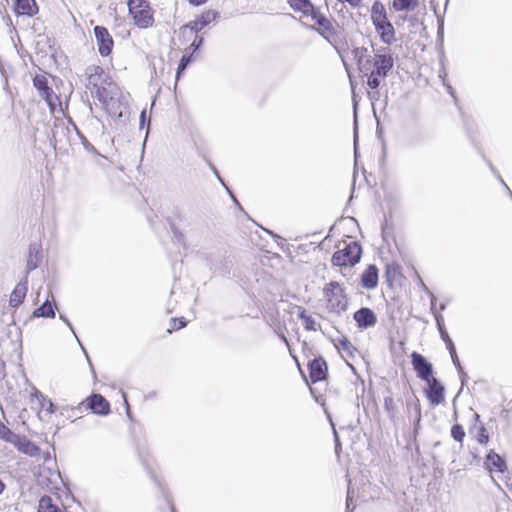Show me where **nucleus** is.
I'll return each instance as SVG.
<instances>
[{"label": "nucleus", "instance_id": "680f3d73", "mask_svg": "<svg viewBox=\"0 0 512 512\" xmlns=\"http://www.w3.org/2000/svg\"><path fill=\"white\" fill-rule=\"evenodd\" d=\"M375 119H376V121H377L376 136H377V137H378V139H380V140L382 141V143H383V157H384V156H385V149H386V147H385V142H384V141H383V139H382V132H383V131H382V127L380 126L379 118L377 117V118H375Z\"/></svg>", "mask_w": 512, "mask_h": 512}, {"label": "nucleus", "instance_id": "f704fd0d", "mask_svg": "<svg viewBox=\"0 0 512 512\" xmlns=\"http://www.w3.org/2000/svg\"><path fill=\"white\" fill-rule=\"evenodd\" d=\"M384 410L388 415V418L391 421H395L397 419V415L399 413L398 407L395 404V401L391 395L384 397Z\"/></svg>", "mask_w": 512, "mask_h": 512}, {"label": "nucleus", "instance_id": "4468645a", "mask_svg": "<svg viewBox=\"0 0 512 512\" xmlns=\"http://www.w3.org/2000/svg\"><path fill=\"white\" fill-rule=\"evenodd\" d=\"M33 86L38 91L41 98L47 103L52 110L55 106V100H58L52 87L49 85L48 79L42 75H36L33 78Z\"/></svg>", "mask_w": 512, "mask_h": 512}, {"label": "nucleus", "instance_id": "4d7b16f0", "mask_svg": "<svg viewBox=\"0 0 512 512\" xmlns=\"http://www.w3.org/2000/svg\"><path fill=\"white\" fill-rule=\"evenodd\" d=\"M193 46L196 48V50L200 53L201 48L204 45V37L199 34H195L194 40L192 41Z\"/></svg>", "mask_w": 512, "mask_h": 512}, {"label": "nucleus", "instance_id": "dca6fc26", "mask_svg": "<svg viewBox=\"0 0 512 512\" xmlns=\"http://www.w3.org/2000/svg\"><path fill=\"white\" fill-rule=\"evenodd\" d=\"M190 218L186 215L178 214L175 220L169 221L170 230L173 240L181 245L184 249L188 248L186 236L182 230L183 227L190 226Z\"/></svg>", "mask_w": 512, "mask_h": 512}, {"label": "nucleus", "instance_id": "13d9d810", "mask_svg": "<svg viewBox=\"0 0 512 512\" xmlns=\"http://www.w3.org/2000/svg\"><path fill=\"white\" fill-rule=\"evenodd\" d=\"M458 375H459V379L461 381V388L460 390L458 391V395L463 391V387L467 384V381L469 379V376L468 374L465 372L464 369H461L460 371H458Z\"/></svg>", "mask_w": 512, "mask_h": 512}, {"label": "nucleus", "instance_id": "5fc2aeb1", "mask_svg": "<svg viewBox=\"0 0 512 512\" xmlns=\"http://www.w3.org/2000/svg\"><path fill=\"white\" fill-rule=\"evenodd\" d=\"M86 75L88 77L87 87L88 88L91 87V90H94L95 88H97L99 86V83L102 84V79L103 78H98L97 76H94L92 74H86Z\"/></svg>", "mask_w": 512, "mask_h": 512}, {"label": "nucleus", "instance_id": "c03bdc74", "mask_svg": "<svg viewBox=\"0 0 512 512\" xmlns=\"http://www.w3.org/2000/svg\"><path fill=\"white\" fill-rule=\"evenodd\" d=\"M40 407L48 414H53L57 411H59V407L56 406V404L49 398H43L42 401H40Z\"/></svg>", "mask_w": 512, "mask_h": 512}, {"label": "nucleus", "instance_id": "58836bf2", "mask_svg": "<svg viewBox=\"0 0 512 512\" xmlns=\"http://www.w3.org/2000/svg\"><path fill=\"white\" fill-rule=\"evenodd\" d=\"M102 84L105 86L109 96H113V98L118 97L120 94L119 87L109 76H105V78L102 79Z\"/></svg>", "mask_w": 512, "mask_h": 512}, {"label": "nucleus", "instance_id": "864d4df0", "mask_svg": "<svg viewBox=\"0 0 512 512\" xmlns=\"http://www.w3.org/2000/svg\"><path fill=\"white\" fill-rule=\"evenodd\" d=\"M325 415H326V417H327V419H328V421H329V423H330V425H331V427L333 429L334 443L337 444V446H340V443H341L340 442V437H339V434H338V432H337V430L335 428V424H334V422L332 420V416H331L330 412L328 411V409H325Z\"/></svg>", "mask_w": 512, "mask_h": 512}, {"label": "nucleus", "instance_id": "0eeeda50", "mask_svg": "<svg viewBox=\"0 0 512 512\" xmlns=\"http://www.w3.org/2000/svg\"><path fill=\"white\" fill-rule=\"evenodd\" d=\"M74 409H77L78 413L90 411L91 413L98 416H107L111 413L110 402L100 393H91Z\"/></svg>", "mask_w": 512, "mask_h": 512}, {"label": "nucleus", "instance_id": "473e14b6", "mask_svg": "<svg viewBox=\"0 0 512 512\" xmlns=\"http://www.w3.org/2000/svg\"><path fill=\"white\" fill-rule=\"evenodd\" d=\"M37 512H62V511L56 504H54L51 496L44 495L39 500Z\"/></svg>", "mask_w": 512, "mask_h": 512}, {"label": "nucleus", "instance_id": "a211bd4d", "mask_svg": "<svg viewBox=\"0 0 512 512\" xmlns=\"http://www.w3.org/2000/svg\"><path fill=\"white\" fill-rule=\"evenodd\" d=\"M484 468L492 473L493 471L504 473L507 471V463L503 456L491 449L485 457Z\"/></svg>", "mask_w": 512, "mask_h": 512}, {"label": "nucleus", "instance_id": "f8f14e48", "mask_svg": "<svg viewBox=\"0 0 512 512\" xmlns=\"http://www.w3.org/2000/svg\"><path fill=\"white\" fill-rule=\"evenodd\" d=\"M338 24L336 21L327 20L326 23L322 24L318 28L310 26L311 29L315 30L323 39H325L335 50L340 54L338 45L341 42V37L337 30Z\"/></svg>", "mask_w": 512, "mask_h": 512}, {"label": "nucleus", "instance_id": "6e6d98bb", "mask_svg": "<svg viewBox=\"0 0 512 512\" xmlns=\"http://www.w3.org/2000/svg\"><path fill=\"white\" fill-rule=\"evenodd\" d=\"M449 354L457 372L460 371L461 369H464L463 366L461 365L456 349L450 351Z\"/></svg>", "mask_w": 512, "mask_h": 512}, {"label": "nucleus", "instance_id": "2f4dec72", "mask_svg": "<svg viewBox=\"0 0 512 512\" xmlns=\"http://www.w3.org/2000/svg\"><path fill=\"white\" fill-rule=\"evenodd\" d=\"M419 5V0H393L392 8L397 12H410L415 10Z\"/></svg>", "mask_w": 512, "mask_h": 512}, {"label": "nucleus", "instance_id": "bf43d9fd", "mask_svg": "<svg viewBox=\"0 0 512 512\" xmlns=\"http://www.w3.org/2000/svg\"><path fill=\"white\" fill-rule=\"evenodd\" d=\"M318 12H320V9L311 2V7H308L303 15L313 19Z\"/></svg>", "mask_w": 512, "mask_h": 512}, {"label": "nucleus", "instance_id": "bb28decb", "mask_svg": "<svg viewBox=\"0 0 512 512\" xmlns=\"http://www.w3.org/2000/svg\"><path fill=\"white\" fill-rule=\"evenodd\" d=\"M298 318L302 320L305 330L307 331H317L320 329V325L316 323L315 319L307 314V311L303 307H298Z\"/></svg>", "mask_w": 512, "mask_h": 512}, {"label": "nucleus", "instance_id": "6ab92c4d", "mask_svg": "<svg viewBox=\"0 0 512 512\" xmlns=\"http://www.w3.org/2000/svg\"><path fill=\"white\" fill-rule=\"evenodd\" d=\"M379 269L375 264H369L360 275V285L367 290H373L378 286Z\"/></svg>", "mask_w": 512, "mask_h": 512}, {"label": "nucleus", "instance_id": "ea45409f", "mask_svg": "<svg viewBox=\"0 0 512 512\" xmlns=\"http://www.w3.org/2000/svg\"><path fill=\"white\" fill-rule=\"evenodd\" d=\"M287 3L295 12L302 14L308 7H311V0H288Z\"/></svg>", "mask_w": 512, "mask_h": 512}, {"label": "nucleus", "instance_id": "3c124183", "mask_svg": "<svg viewBox=\"0 0 512 512\" xmlns=\"http://www.w3.org/2000/svg\"><path fill=\"white\" fill-rule=\"evenodd\" d=\"M439 335H440V338L445 343V346H446V349L448 350V352L456 349L455 344H454L453 340L451 339V337L449 336L447 330L440 331Z\"/></svg>", "mask_w": 512, "mask_h": 512}, {"label": "nucleus", "instance_id": "4be33fe9", "mask_svg": "<svg viewBox=\"0 0 512 512\" xmlns=\"http://www.w3.org/2000/svg\"><path fill=\"white\" fill-rule=\"evenodd\" d=\"M13 446L21 453L30 457H36L40 455V447L25 435L20 434Z\"/></svg>", "mask_w": 512, "mask_h": 512}, {"label": "nucleus", "instance_id": "ddd939ff", "mask_svg": "<svg viewBox=\"0 0 512 512\" xmlns=\"http://www.w3.org/2000/svg\"><path fill=\"white\" fill-rule=\"evenodd\" d=\"M307 369L312 384L324 381L328 377V364L322 356L309 360Z\"/></svg>", "mask_w": 512, "mask_h": 512}, {"label": "nucleus", "instance_id": "9b49d317", "mask_svg": "<svg viewBox=\"0 0 512 512\" xmlns=\"http://www.w3.org/2000/svg\"><path fill=\"white\" fill-rule=\"evenodd\" d=\"M104 109L107 114L118 123L125 124L129 120V106L121 101L119 97L108 101V103L104 106Z\"/></svg>", "mask_w": 512, "mask_h": 512}, {"label": "nucleus", "instance_id": "a878e982", "mask_svg": "<svg viewBox=\"0 0 512 512\" xmlns=\"http://www.w3.org/2000/svg\"><path fill=\"white\" fill-rule=\"evenodd\" d=\"M352 86V104H353V113H354V156L357 158L358 156V122H357V110L359 106V97L355 93L354 85L351 82Z\"/></svg>", "mask_w": 512, "mask_h": 512}, {"label": "nucleus", "instance_id": "69168bd1", "mask_svg": "<svg viewBox=\"0 0 512 512\" xmlns=\"http://www.w3.org/2000/svg\"><path fill=\"white\" fill-rule=\"evenodd\" d=\"M32 398H36L39 402L43 400V398H46L45 395H43L38 389L33 388V391L31 393Z\"/></svg>", "mask_w": 512, "mask_h": 512}, {"label": "nucleus", "instance_id": "8fccbe9b", "mask_svg": "<svg viewBox=\"0 0 512 512\" xmlns=\"http://www.w3.org/2000/svg\"><path fill=\"white\" fill-rule=\"evenodd\" d=\"M393 227L388 224L387 220L381 225V234L383 241L387 244L389 243V238H393L392 236Z\"/></svg>", "mask_w": 512, "mask_h": 512}, {"label": "nucleus", "instance_id": "39448f33", "mask_svg": "<svg viewBox=\"0 0 512 512\" xmlns=\"http://www.w3.org/2000/svg\"><path fill=\"white\" fill-rule=\"evenodd\" d=\"M200 257L206 262L209 270L213 274L220 276H228L232 270V258L225 253L217 252H200Z\"/></svg>", "mask_w": 512, "mask_h": 512}, {"label": "nucleus", "instance_id": "cd10ccee", "mask_svg": "<svg viewBox=\"0 0 512 512\" xmlns=\"http://www.w3.org/2000/svg\"><path fill=\"white\" fill-rule=\"evenodd\" d=\"M401 275V268L397 263H390L385 266V282L387 285L392 288L394 285V282L398 276Z\"/></svg>", "mask_w": 512, "mask_h": 512}, {"label": "nucleus", "instance_id": "4c0bfd02", "mask_svg": "<svg viewBox=\"0 0 512 512\" xmlns=\"http://www.w3.org/2000/svg\"><path fill=\"white\" fill-rule=\"evenodd\" d=\"M91 93L98 99V101L103 105V107L108 103V101H111L113 99V96H109V93L107 92L103 84L99 85L94 90H91Z\"/></svg>", "mask_w": 512, "mask_h": 512}, {"label": "nucleus", "instance_id": "e2e57ef3", "mask_svg": "<svg viewBox=\"0 0 512 512\" xmlns=\"http://www.w3.org/2000/svg\"><path fill=\"white\" fill-rule=\"evenodd\" d=\"M210 167L215 175V177L217 178V180L221 183V185L226 188L228 185L226 184L225 180L221 177L219 171L216 169V167L210 163Z\"/></svg>", "mask_w": 512, "mask_h": 512}, {"label": "nucleus", "instance_id": "423d86ee", "mask_svg": "<svg viewBox=\"0 0 512 512\" xmlns=\"http://www.w3.org/2000/svg\"><path fill=\"white\" fill-rule=\"evenodd\" d=\"M323 294L328 300L331 311L338 313L348 309V297L337 281H330L323 288Z\"/></svg>", "mask_w": 512, "mask_h": 512}, {"label": "nucleus", "instance_id": "37998d69", "mask_svg": "<svg viewBox=\"0 0 512 512\" xmlns=\"http://www.w3.org/2000/svg\"><path fill=\"white\" fill-rule=\"evenodd\" d=\"M490 439L488 430L485 425L480 423L477 427L476 440L480 445H486Z\"/></svg>", "mask_w": 512, "mask_h": 512}, {"label": "nucleus", "instance_id": "e433bc0d", "mask_svg": "<svg viewBox=\"0 0 512 512\" xmlns=\"http://www.w3.org/2000/svg\"><path fill=\"white\" fill-rule=\"evenodd\" d=\"M411 408L414 410V414H415V417L413 420L414 432L417 433L418 429L420 428V422H421V418H422L421 406H420L418 399H415V401L413 403H407V409L410 410Z\"/></svg>", "mask_w": 512, "mask_h": 512}, {"label": "nucleus", "instance_id": "f257e3e1", "mask_svg": "<svg viewBox=\"0 0 512 512\" xmlns=\"http://www.w3.org/2000/svg\"><path fill=\"white\" fill-rule=\"evenodd\" d=\"M394 67L393 55L388 48L378 50L374 55L365 60V64L359 69V73L366 78L369 89H378Z\"/></svg>", "mask_w": 512, "mask_h": 512}, {"label": "nucleus", "instance_id": "f3484780", "mask_svg": "<svg viewBox=\"0 0 512 512\" xmlns=\"http://www.w3.org/2000/svg\"><path fill=\"white\" fill-rule=\"evenodd\" d=\"M353 320L359 330L373 328L377 324V314L369 307H361L353 313Z\"/></svg>", "mask_w": 512, "mask_h": 512}, {"label": "nucleus", "instance_id": "c85d7f7f", "mask_svg": "<svg viewBox=\"0 0 512 512\" xmlns=\"http://www.w3.org/2000/svg\"><path fill=\"white\" fill-rule=\"evenodd\" d=\"M338 351H343L349 358H354L355 353L358 352L357 348L352 345L350 340L346 336H342L334 343Z\"/></svg>", "mask_w": 512, "mask_h": 512}, {"label": "nucleus", "instance_id": "393cba45", "mask_svg": "<svg viewBox=\"0 0 512 512\" xmlns=\"http://www.w3.org/2000/svg\"><path fill=\"white\" fill-rule=\"evenodd\" d=\"M53 297V295H51ZM57 309V304L52 298V300H49L47 298L39 307L34 309L32 312L31 317L32 318H51L53 319L55 317V311Z\"/></svg>", "mask_w": 512, "mask_h": 512}, {"label": "nucleus", "instance_id": "a19ab883", "mask_svg": "<svg viewBox=\"0 0 512 512\" xmlns=\"http://www.w3.org/2000/svg\"><path fill=\"white\" fill-rule=\"evenodd\" d=\"M170 327L167 329L168 333H172L173 331L180 330L188 324V321L185 317H173L169 321Z\"/></svg>", "mask_w": 512, "mask_h": 512}, {"label": "nucleus", "instance_id": "09e8293b", "mask_svg": "<svg viewBox=\"0 0 512 512\" xmlns=\"http://www.w3.org/2000/svg\"><path fill=\"white\" fill-rule=\"evenodd\" d=\"M76 406H68L64 405L59 407V414L62 417H65L66 419H71L77 412V409H74Z\"/></svg>", "mask_w": 512, "mask_h": 512}, {"label": "nucleus", "instance_id": "aec40b11", "mask_svg": "<svg viewBox=\"0 0 512 512\" xmlns=\"http://www.w3.org/2000/svg\"><path fill=\"white\" fill-rule=\"evenodd\" d=\"M42 258L41 246L37 243H31L28 248L25 275L28 276L32 271L36 270L41 265Z\"/></svg>", "mask_w": 512, "mask_h": 512}, {"label": "nucleus", "instance_id": "052dcab7", "mask_svg": "<svg viewBox=\"0 0 512 512\" xmlns=\"http://www.w3.org/2000/svg\"><path fill=\"white\" fill-rule=\"evenodd\" d=\"M316 25L319 27V26H322V24L326 23L327 20H329L327 18V16L325 14H323L321 11L318 12L315 17L312 19Z\"/></svg>", "mask_w": 512, "mask_h": 512}, {"label": "nucleus", "instance_id": "c756f323", "mask_svg": "<svg viewBox=\"0 0 512 512\" xmlns=\"http://www.w3.org/2000/svg\"><path fill=\"white\" fill-rule=\"evenodd\" d=\"M351 52L358 70L365 64V60H368L373 56L369 53L367 47H354Z\"/></svg>", "mask_w": 512, "mask_h": 512}, {"label": "nucleus", "instance_id": "412c9836", "mask_svg": "<svg viewBox=\"0 0 512 512\" xmlns=\"http://www.w3.org/2000/svg\"><path fill=\"white\" fill-rule=\"evenodd\" d=\"M12 9L18 17H34L39 12V7L35 0H14Z\"/></svg>", "mask_w": 512, "mask_h": 512}, {"label": "nucleus", "instance_id": "f03ea898", "mask_svg": "<svg viewBox=\"0 0 512 512\" xmlns=\"http://www.w3.org/2000/svg\"><path fill=\"white\" fill-rule=\"evenodd\" d=\"M371 21L381 41L386 45L395 42V28L387 18L385 6L380 1H375L371 7Z\"/></svg>", "mask_w": 512, "mask_h": 512}, {"label": "nucleus", "instance_id": "9d476101", "mask_svg": "<svg viewBox=\"0 0 512 512\" xmlns=\"http://www.w3.org/2000/svg\"><path fill=\"white\" fill-rule=\"evenodd\" d=\"M93 32L99 54L102 57L110 56L114 48V40L109 30L105 26L96 25Z\"/></svg>", "mask_w": 512, "mask_h": 512}, {"label": "nucleus", "instance_id": "b1692460", "mask_svg": "<svg viewBox=\"0 0 512 512\" xmlns=\"http://www.w3.org/2000/svg\"><path fill=\"white\" fill-rule=\"evenodd\" d=\"M70 123L71 125L73 126L79 140L81 141V144L83 145V148L85 149V151L90 154L94 159L95 161L98 163V164H101V160H106L107 158L101 154L89 141L88 139L86 138V136L78 129L77 125L72 121L70 120Z\"/></svg>", "mask_w": 512, "mask_h": 512}, {"label": "nucleus", "instance_id": "c9c22d12", "mask_svg": "<svg viewBox=\"0 0 512 512\" xmlns=\"http://www.w3.org/2000/svg\"><path fill=\"white\" fill-rule=\"evenodd\" d=\"M20 434L15 433L13 430H11L7 425H5L3 422L0 421V439L10 443L14 444L17 438Z\"/></svg>", "mask_w": 512, "mask_h": 512}, {"label": "nucleus", "instance_id": "de8ad7c7", "mask_svg": "<svg viewBox=\"0 0 512 512\" xmlns=\"http://www.w3.org/2000/svg\"><path fill=\"white\" fill-rule=\"evenodd\" d=\"M148 472L150 474V477H151L152 481L158 487V489L160 490V492H161L162 496L164 497V499L169 503V493H168V490L165 488V486L163 485L161 480L158 479L157 476L152 471H150L148 469Z\"/></svg>", "mask_w": 512, "mask_h": 512}, {"label": "nucleus", "instance_id": "7c9ffc66", "mask_svg": "<svg viewBox=\"0 0 512 512\" xmlns=\"http://www.w3.org/2000/svg\"><path fill=\"white\" fill-rule=\"evenodd\" d=\"M196 60L195 56L191 54L184 53L179 60L177 69H176V80L178 81L181 77L184 76L188 67Z\"/></svg>", "mask_w": 512, "mask_h": 512}, {"label": "nucleus", "instance_id": "72a5a7b5", "mask_svg": "<svg viewBox=\"0 0 512 512\" xmlns=\"http://www.w3.org/2000/svg\"><path fill=\"white\" fill-rule=\"evenodd\" d=\"M436 302H437L436 296L434 294H431L430 310H431L432 314L434 315L437 330H438V332L445 331L447 329H446V326L444 323V317L441 313L436 311Z\"/></svg>", "mask_w": 512, "mask_h": 512}, {"label": "nucleus", "instance_id": "1a4fd4ad", "mask_svg": "<svg viewBox=\"0 0 512 512\" xmlns=\"http://www.w3.org/2000/svg\"><path fill=\"white\" fill-rule=\"evenodd\" d=\"M410 357L413 370L420 380L426 382L434 378V367L424 355L413 351Z\"/></svg>", "mask_w": 512, "mask_h": 512}, {"label": "nucleus", "instance_id": "20e7f679", "mask_svg": "<svg viewBox=\"0 0 512 512\" xmlns=\"http://www.w3.org/2000/svg\"><path fill=\"white\" fill-rule=\"evenodd\" d=\"M363 249L358 241H352L343 249L335 251L331 263L335 267L355 266L362 258Z\"/></svg>", "mask_w": 512, "mask_h": 512}, {"label": "nucleus", "instance_id": "0e129e2a", "mask_svg": "<svg viewBox=\"0 0 512 512\" xmlns=\"http://www.w3.org/2000/svg\"><path fill=\"white\" fill-rule=\"evenodd\" d=\"M497 180L500 182V184L504 187V189L506 190L507 194L509 195V197H512V191L511 189L508 187V185L506 184V182L504 181V179L502 178V176L498 173L496 176Z\"/></svg>", "mask_w": 512, "mask_h": 512}, {"label": "nucleus", "instance_id": "774afa93", "mask_svg": "<svg viewBox=\"0 0 512 512\" xmlns=\"http://www.w3.org/2000/svg\"><path fill=\"white\" fill-rule=\"evenodd\" d=\"M209 0H188V3L193 7H199L206 4Z\"/></svg>", "mask_w": 512, "mask_h": 512}, {"label": "nucleus", "instance_id": "79ce46f5", "mask_svg": "<svg viewBox=\"0 0 512 512\" xmlns=\"http://www.w3.org/2000/svg\"><path fill=\"white\" fill-rule=\"evenodd\" d=\"M450 435L451 437L456 441V442H459V443H462L464 438H465V430L463 428V426L459 423H455L452 427H451V430H450Z\"/></svg>", "mask_w": 512, "mask_h": 512}, {"label": "nucleus", "instance_id": "a18cd8bd", "mask_svg": "<svg viewBox=\"0 0 512 512\" xmlns=\"http://www.w3.org/2000/svg\"><path fill=\"white\" fill-rule=\"evenodd\" d=\"M59 318H60V320H62V321H63V322H64V323L69 327V329L71 330V332L73 333V335H74V336H75V338L77 339L78 343L80 344V346H81L82 350H83V351H84V353H85V356H86V358H87V360H88V362H89L90 367L92 368V363H91V361H90V359H89V356H88V354H87V352H86L85 348H84V347H83V345L81 344L80 340L78 339V337H77V335H76V332H75V330H74V327H73L72 323L70 322V320L67 318V316H66L65 314L60 313V314H59Z\"/></svg>", "mask_w": 512, "mask_h": 512}, {"label": "nucleus", "instance_id": "603ef678", "mask_svg": "<svg viewBox=\"0 0 512 512\" xmlns=\"http://www.w3.org/2000/svg\"><path fill=\"white\" fill-rule=\"evenodd\" d=\"M86 74H92L94 76H97L98 78H105V76H108L105 73L104 69L101 66L97 65L87 67Z\"/></svg>", "mask_w": 512, "mask_h": 512}, {"label": "nucleus", "instance_id": "2eb2a0df", "mask_svg": "<svg viewBox=\"0 0 512 512\" xmlns=\"http://www.w3.org/2000/svg\"><path fill=\"white\" fill-rule=\"evenodd\" d=\"M427 387L424 393L432 406H438L445 400V386L438 378L426 381Z\"/></svg>", "mask_w": 512, "mask_h": 512}, {"label": "nucleus", "instance_id": "49530a36", "mask_svg": "<svg viewBox=\"0 0 512 512\" xmlns=\"http://www.w3.org/2000/svg\"><path fill=\"white\" fill-rule=\"evenodd\" d=\"M381 92L379 91V88L378 89H371V91L368 92V98L369 100L371 101V104H372V108H373V114H374V117L377 118V113H376V103L381 101Z\"/></svg>", "mask_w": 512, "mask_h": 512}, {"label": "nucleus", "instance_id": "338daca9", "mask_svg": "<svg viewBox=\"0 0 512 512\" xmlns=\"http://www.w3.org/2000/svg\"><path fill=\"white\" fill-rule=\"evenodd\" d=\"M184 53L191 54L192 56H195L196 58H197V55L199 54V52L196 50V48L193 46L192 43L185 49Z\"/></svg>", "mask_w": 512, "mask_h": 512}, {"label": "nucleus", "instance_id": "7ed1b4c3", "mask_svg": "<svg viewBox=\"0 0 512 512\" xmlns=\"http://www.w3.org/2000/svg\"><path fill=\"white\" fill-rule=\"evenodd\" d=\"M127 6L129 14L138 28L147 29L153 26V11L147 0H128Z\"/></svg>", "mask_w": 512, "mask_h": 512}, {"label": "nucleus", "instance_id": "6e6552de", "mask_svg": "<svg viewBox=\"0 0 512 512\" xmlns=\"http://www.w3.org/2000/svg\"><path fill=\"white\" fill-rule=\"evenodd\" d=\"M220 18V12L213 9L203 10L200 14L196 15L195 19L182 25L179 29L180 32L190 30L192 33L199 34L205 27L209 26L212 22H217Z\"/></svg>", "mask_w": 512, "mask_h": 512}, {"label": "nucleus", "instance_id": "5701e85b", "mask_svg": "<svg viewBox=\"0 0 512 512\" xmlns=\"http://www.w3.org/2000/svg\"><path fill=\"white\" fill-rule=\"evenodd\" d=\"M28 291V278L27 275L24 276V279L21 280L13 289L10 295V306L18 307L20 306L26 297Z\"/></svg>", "mask_w": 512, "mask_h": 512}]
</instances>
